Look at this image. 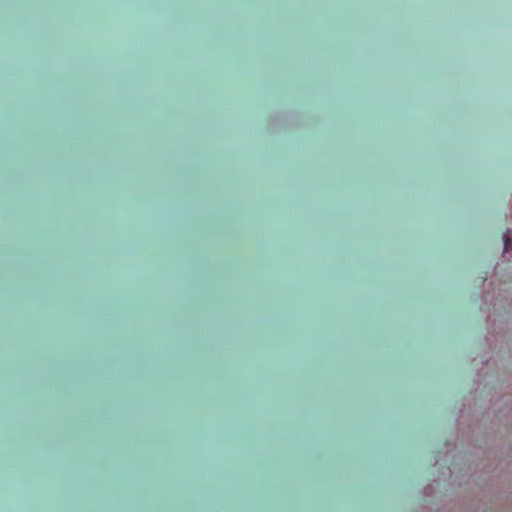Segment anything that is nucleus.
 Instances as JSON below:
<instances>
[{"mask_svg":"<svg viewBox=\"0 0 512 512\" xmlns=\"http://www.w3.org/2000/svg\"><path fill=\"white\" fill-rule=\"evenodd\" d=\"M512 247V240L509 237L504 239V251L508 253Z\"/></svg>","mask_w":512,"mask_h":512,"instance_id":"nucleus-1","label":"nucleus"}]
</instances>
